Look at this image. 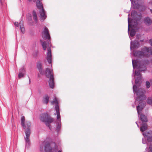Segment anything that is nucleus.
I'll list each match as a JSON object with an SVG mask.
<instances>
[{
  "instance_id": "5",
  "label": "nucleus",
  "mask_w": 152,
  "mask_h": 152,
  "mask_svg": "<svg viewBox=\"0 0 152 152\" xmlns=\"http://www.w3.org/2000/svg\"><path fill=\"white\" fill-rule=\"evenodd\" d=\"M142 51H135L133 52V54L135 56H136L140 58H142L144 57H148L149 56L150 53L152 55V48L149 47L147 48L144 47L142 49Z\"/></svg>"
},
{
  "instance_id": "9",
  "label": "nucleus",
  "mask_w": 152,
  "mask_h": 152,
  "mask_svg": "<svg viewBox=\"0 0 152 152\" xmlns=\"http://www.w3.org/2000/svg\"><path fill=\"white\" fill-rule=\"evenodd\" d=\"M46 75L48 77H50L49 83L50 87L51 88H53L55 86V84L53 73L52 70L50 69L47 68L46 70Z\"/></svg>"
},
{
  "instance_id": "7",
  "label": "nucleus",
  "mask_w": 152,
  "mask_h": 152,
  "mask_svg": "<svg viewBox=\"0 0 152 152\" xmlns=\"http://www.w3.org/2000/svg\"><path fill=\"white\" fill-rule=\"evenodd\" d=\"M41 42L44 50H46L47 48L48 47L47 49L48 53L46 58L48 63L51 64L52 62L51 51L50 48L51 45L49 43H48V45L47 43L45 41L42 42V40H41Z\"/></svg>"
},
{
  "instance_id": "33",
  "label": "nucleus",
  "mask_w": 152,
  "mask_h": 152,
  "mask_svg": "<svg viewBox=\"0 0 152 152\" xmlns=\"http://www.w3.org/2000/svg\"><path fill=\"white\" fill-rule=\"evenodd\" d=\"M28 78H29V83H31V80H30V79L29 77H28Z\"/></svg>"
},
{
  "instance_id": "1",
  "label": "nucleus",
  "mask_w": 152,
  "mask_h": 152,
  "mask_svg": "<svg viewBox=\"0 0 152 152\" xmlns=\"http://www.w3.org/2000/svg\"><path fill=\"white\" fill-rule=\"evenodd\" d=\"M134 93H136L137 96L135 102L137 101L140 102L139 103V105L137 106V109L139 117L141 121L142 122H145L148 121L147 117L142 114H140V112L142 110L143 108L145 106V103L143 100L146 99V96L144 95L145 91V89L142 88H138L136 85H134L133 86Z\"/></svg>"
},
{
  "instance_id": "16",
  "label": "nucleus",
  "mask_w": 152,
  "mask_h": 152,
  "mask_svg": "<svg viewBox=\"0 0 152 152\" xmlns=\"http://www.w3.org/2000/svg\"><path fill=\"white\" fill-rule=\"evenodd\" d=\"M132 4L133 5V7L134 8L137 9L139 8L140 6L138 3H136V0H130Z\"/></svg>"
},
{
  "instance_id": "21",
  "label": "nucleus",
  "mask_w": 152,
  "mask_h": 152,
  "mask_svg": "<svg viewBox=\"0 0 152 152\" xmlns=\"http://www.w3.org/2000/svg\"><path fill=\"white\" fill-rule=\"evenodd\" d=\"M32 16L34 20L36 22V23H37V15L36 13L34 11H33Z\"/></svg>"
},
{
  "instance_id": "14",
  "label": "nucleus",
  "mask_w": 152,
  "mask_h": 152,
  "mask_svg": "<svg viewBox=\"0 0 152 152\" xmlns=\"http://www.w3.org/2000/svg\"><path fill=\"white\" fill-rule=\"evenodd\" d=\"M39 13L40 15L41 19L44 20L47 17V16L45 14V11L44 9H42L40 10Z\"/></svg>"
},
{
  "instance_id": "23",
  "label": "nucleus",
  "mask_w": 152,
  "mask_h": 152,
  "mask_svg": "<svg viewBox=\"0 0 152 152\" xmlns=\"http://www.w3.org/2000/svg\"><path fill=\"white\" fill-rule=\"evenodd\" d=\"M147 103L152 105V95L151 97H148L147 100Z\"/></svg>"
},
{
  "instance_id": "39",
  "label": "nucleus",
  "mask_w": 152,
  "mask_h": 152,
  "mask_svg": "<svg viewBox=\"0 0 152 152\" xmlns=\"http://www.w3.org/2000/svg\"><path fill=\"white\" fill-rule=\"evenodd\" d=\"M30 2L32 0H28Z\"/></svg>"
},
{
  "instance_id": "30",
  "label": "nucleus",
  "mask_w": 152,
  "mask_h": 152,
  "mask_svg": "<svg viewBox=\"0 0 152 152\" xmlns=\"http://www.w3.org/2000/svg\"><path fill=\"white\" fill-rule=\"evenodd\" d=\"M149 43L150 45L152 46V39H151L149 41Z\"/></svg>"
},
{
  "instance_id": "8",
  "label": "nucleus",
  "mask_w": 152,
  "mask_h": 152,
  "mask_svg": "<svg viewBox=\"0 0 152 152\" xmlns=\"http://www.w3.org/2000/svg\"><path fill=\"white\" fill-rule=\"evenodd\" d=\"M137 14V12L135 11H132L131 13V16L133 19L130 20L131 18H129V14L128 15V32L129 33V28L131 26H134L137 24V20L135 19V17Z\"/></svg>"
},
{
  "instance_id": "20",
  "label": "nucleus",
  "mask_w": 152,
  "mask_h": 152,
  "mask_svg": "<svg viewBox=\"0 0 152 152\" xmlns=\"http://www.w3.org/2000/svg\"><path fill=\"white\" fill-rule=\"evenodd\" d=\"M49 97L48 95L45 96L43 98L42 102L44 103L47 104L48 102Z\"/></svg>"
},
{
  "instance_id": "34",
  "label": "nucleus",
  "mask_w": 152,
  "mask_h": 152,
  "mask_svg": "<svg viewBox=\"0 0 152 152\" xmlns=\"http://www.w3.org/2000/svg\"><path fill=\"white\" fill-rule=\"evenodd\" d=\"M150 4H151L152 5V0L150 2Z\"/></svg>"
},
{
  "instance_id": "22",
  "label": "nucleus",
  "mask_w": 152,
  "mask_h": 152,
  "mask_svg": "<svg viewBox=\"0 0 152 152\" xmlns=\"http://www.w3.org/2000/svg\"><path fill=\"white\" fill-rule=\"evenodd\" d=\"M19 73H20L25 75L26 74V72L23 67L21 68L19 70Z\"/></svg>"
},
{
  "instance_id": "26",
  "label": "nucleus",
  "mask_w": 152,
  "mask_h": 152,
  "mask_svg": "<svg viewBox=\"0 0 152 152\" xmlns=\"http://www.w3.org/2000/svg\"><path fill=\"white\" fill-rule=\"evenodd\" d=\"M21 32L23 34H24L25 32V29L24 26H23L20 27Z\"/></svg>"
},
{
  "instance_id": "15",
  "label": "nucleus",
  "mask_w": 152,
  "mask_h": 152,
  "mask_svg": "<svg viewBox=\"0 0 152 152\" xmlns=\"http://www.w3.org/2000/svg\"><path fill=\"white\" fill-rule=\"evenodd\" d=\"M37 67L40 73L42 75L44 74V72L42 69V64L40 62H37Z\"/></svg>"
},
{
  "instance_id": "36",
  "label": "nucleus",
  "mask_w": 152,
  "mask_h": 152,
  "mask_svg": "<svg viewBox=\"0 0 152 152\" xmlns=\"http://www.w3.org/2000/svg\"><path fill=\"white\" fill-rule=\"evenodd\" d=\"M143 10H144L145 9V7L144 6L143 7Z\"/></svg>"
},
{
  "instance_id": "29",
  "label": "nucleus",
  "mask_w": 152,
  "mask_h": 152,
  "mask_svg": "<svg viewBox=\"0 0 152 152\" xmlns=\"http://www.w3.org/2000/svg\"><path fill=\"white\" fill-rule=\"evenodd\" d=\"M19 25L20 26V27L23 26V22L22 21H21L19 23Z\"/></svg>"
},
{
  "instance_id": "19",
  "label": "nucleus",
  "mask_w": 152,
  "mask_h": 152,
  "mask_svg": "<svg viewBox=\"0 0 152 152\" xmlns=\"http://www.w3.org/2000/svg\"><path fill=\"white\" fill-rule=\"evenodd\" d=\"M144 22L146 24L149 25L151 24L152 21L149 17H147L144 19Z\"/></svg>"
},
{
  "instance_id": "12",
  "label": "nucleus",
  "mask_w": 152,
  "mask_h": 152,
  "mask_svg": "<svg viewBox=\"0 0 152 152\" xmlns=\"http://www.w3.org/2000/svg\"><path fill=\"white\" fill-rule=\"evenodd\" d=\"M42 37L45 39H50V37L49 33V30L46 27H45L44 31L42 32Z\"/></svg>"
},
{
  "instance_id": "37",
  "label": "nucleus",
  "mask_w": 152,
  "mask_h": 152,
  "mask_svg": "<svg viewBox=\"0 0 152 152\" xmlns=\"http://www.w3.org/2000/svg\"><path fill=\"white\" fill-rule=\"evenodd\" d=\"M150 11L152 13V10L151 9H150Z\"/></svg>"
},
{
  "instance_id": "18",
  "label": "nucleus",
  "mask_w": 152,
  "mask_h": 152,
  "mask_svg": "<svg viewBox=\"0 0 152 152\" xmlns=\"http://www.w3.org/2000/svg\"><path fill=\"white\" fill-rule=\"evenodd\" d=\"M42 0H38L36 2V6L39 9H43V5L41 1Z\"/></svg>"
},
{
  "instance_id": "28",
  "label": "nucleus",
  "mask_w": 152,
  "mask_h": 152,
  "mask_svg": "<svg viewBox=\"0 0 152 152\" xmlns=\"http://www.w3.org/2000/svg\"><path fill=\"white\" fill-rule=\"evenodd\" d=\"M149 148L150 150L149 152H152V143L150 144Z\"/></svg>"
},
{
  "instance_id": "6",
  "label": "nucleus",
  "mask_w": 152,
  "mask_h": 152,
  "mask_svg": "<svg viewBox=\"0 0 152 152\" xmlns=\"http://www.w3.org/2000/svg\"><path fill=\"white\" fill-rule=\"evenodd\" d=\"M40 119L41 121L44 122L46 125L50 129L51 125L50 124L53 121V119L51 118L47 113H43L40 116Z\"/></svg>"
},
{
  "instance_id": "2",
  "label": "nucleus",
  "mask_w": 152,
  "mask_h": 152,
  "mask_svg": "<svg viewBox=\"0 0 152 152\" xmlns=\"http://www.w3.org/2000/svg\"><path fill=\"white\" fill-rule=\"evenodd\" d=\"M132 63L133 69L136 68L139 69V70L135 71L134 75L138 76V77L135 80L136 84L138 86L140 84V80L141 79V76L140 71H145L146 68L145 66L146 64L149 63L148 60H145L144 61H140V62L137 60H132Z\"/></svg>"
},
{
  "instance_id": "38",
  "label": "nucleus",
  "mask_w": 152,
  "mask_h": 152,
  "mask_svg": "<svg viewBox=\"0 0 152 152\" xmlns=\"http://www.w3.org/2000/svg\"><path fill=\"white\" fill-rule=\"evenodd\" d=\"M33 0V1L34 2H35V1H36V0Z\"/></svg>"
},
{
  "instance_id": "25",
  "label": "nucleus",
  "mask_w": 152,
  "mask_h": 152,
  "mask_svg": "<svg viewBox=\"0 0 152 152\" xmlns=\"http://www.w3.org/2000/svg\"><path fill=\"white\" fill-rule=\"evenodd\" d=\"M146 86L147 88H149L150 87V84L149 81H147L146 82Z\"/></svg>"
},
{
  "instance_id": "24",
  "label": "nucleus",
  "mask_w": 152,
  "mask_h": 152,
  "mask_svg": "<svg viewBox=\"0 0 152 152\" xmlns=\"http://www.w3.org/2000/svg\"><path fill=\"white\" fill-rule=\"evenodd\" d=\"M135 31L134 29L131 30L130 33V36L132 37L134 36L135 35Z\"/></svg>"
},
{
  "instance_id": "17",
  "label": "nucleus",
  "mask_w": 152,
  "mask_h": 152,
  "mask_svg": "<svg viewBox=\"0 0 152 152\" xmlns=\"http://www.w3.org/2000/svg\"><path fill=\"white\" fill-rule=\"evenodd\" d=\"M148 129V125L145 123H142L140 128V131L143 132Z\"/></svg>"
},
{
  "instance_id": "10",
  "label": "nucleus",
  "mask_w": 152,
  "mask_h": 152,
  "mask_svg": "<svg viewBox=\"0 0 152 152\" xmlns=\"http://www.w3.org/2000/svg\"><path fill=\"white\" fill-rule=\"evenodd\" d=\"M45 150L46 152L56 151L58 150V147L55 143L50 144L48 142H46L45 146Z\"/></svg>"
},
{
  "instance_id": "4",
  "label": "nucleus",
  "mask_w": 152,
  "mask_h": 152,
  "mask_svg": "<svg viewBox=\"0 0 152 152\" xmlns=\"http://www.w3.org/2000/svg\"><path fill=\"white\" fill-rule=\"evenodd\" d=\"M53 104H55V109L56 111L57 115V119L56 121V131L58 132H59L61 130V116L60 113L59 107L58 105V102L57 99L55 98L53 101L51 102Z\"/></svg>"
},
{
  "instance_id": "32",
  "label": "nucleus",
  "mask_w": 152,
  "mask_h": 152,
  "mask_svg": "<svg viewBox=\"0 0 152 152\" xmlns=\"http://www.w3.org/2000/svg\"><path fill=\"white\" fill-rule=\"evenodd\" d=\"M136 124H137V126L139 127V124H138L137 122H136Z\"/></svg>"
},
{
  "instance_id": "31",
  "label": "nucleus",
  "mask_w": 152,
  "mask_h": 152,
  "mask_svg": "<svg viewBox=\"0 0 152 152\" xmlns=\"http://www.w3.org/2000/svg\"><path fill=\"white\" fill-rule=\"evenodd\" d=\"M14 25L15 26L18 27L19 26V23L18 22H15L14 23Z\"/></svg>"
},
{
  "instance_id": "35",
  "label": "nucleus",
  "mask_w": 152,
  "mask_h": 152,
  "mask_svg": "<svg viewBox=\"0 0 152 152\" xmlns=\"http://www.w3.org/2000/svg\"><path fill=\"white\" fill-rule=\"evenodd\" d=\"M150 81V82L151 83V84L152 85V80H151Z\"/></svg>"
},
{
  "instance_id": "40",
  "label": "nucleus",
  "mask_w": 152,
  "mask_h": 152,
  "mask_svg": "<svg viewBox=\"0 0 152 152\" xmlns=\"http://www.w3.org/2000/svg\"><path fill=\"white\" fill-rule=\"evenodd\" d=\"M58 152H61V151H59Z\"/></svg>"
},
{
  "instance_id": "27",
  "label": "nucleus",
  "mask_w": 152,
  "mask_h": 152,
  "mask_svg": "<svg viewBox=\"0 0 152 152\" xmlns=\"http://www.w3.org/2000/svg\"><path fill=\"white\" fill-rule=\"evenodd\" d=\"M24 75L21 74L20 73H19L18 75V77L19 78H20L22 77H24Z\"/></svg>"
},
{
  "instance_id": "3",
  "label": "nucleus",
  "mask_w": 152,
  "mask_h": 152,
  "mask_svg": "<svg viewBox=\"0 0 152 152\" xmlns=\"http://www.w3.org/2000/svg\"><path fill=\"white\" fill-rule=\"evenodd\" d=\"M21 126L24 129H26L25 132L26 137H25L26 148H28L30 144L29 137L31 134V123L28 121L25 122V118L24 116L21 117Z\"/></svg>"
},
{
  "instance_id": "13",
  "label": "nucleus",
  "mask_w": 152,
  "mask_h": 152,
  "mask_svg": "<svg viewBox=\"0 0 152 152\" xmlns=\"http://www.w3.org/2000/svg\"><path fill=\"white\" fill-rule=\"evenodd\" d=\"M140 46V44L138 41L135 40L133 42L131 41L130 44V49L132 48L136 49L138 48Z\"/></svg>"
},
{
  "instance_id": "11",
  "label": "nucleus",
  "mask_w": 152,
  "mask_h": 152,
  "mask_svg": "<svg viewBox=\"0 0 152 152\" xmlns=\"http://www.w3.org/2000/svg\"><path fill=\"white\" fill-rule=\"evenodd\" d=\"M143 135L144 137V138L142 139V143L143 144H145L147 143V141L148 142H151L152 140V131H149L148 132L143 133Z\"/></svg>"
}]
</instances>
